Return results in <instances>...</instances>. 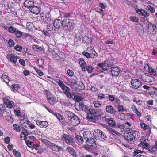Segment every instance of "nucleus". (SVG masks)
Wrapping results in <instances>:
<instances>
[{"mask_svg":"<svg viewBox=\"0 0 157 157\" xmlns=\"http://www.w3.org/2000/svg\"><path fill=\"white\" fill-rule=\"evenodd\" d=\"M148 141V140L147 139L145 140L142 139L141 143L138 144V146L142 147L143 148L147 149L152 152H156L157 151V141L154 145H152L150 147L148 146L149 144L147 142Z\"/></svg>","mask_w":157,"mask_h":157,"instance_id":"nucleus-1","label":"nucleus"},{"mask_svg":"<svg viewBox=\"0 0 157 157\" xmlns=\"http://www.w3.org/2000/svg\"><path fill=\"white\" fill-rule=\"evenodd\" d=\"M131 84L132 88L136 90L138 93H142L143 91L142 88V84L140 80L137 79H133L131 82Z\"/></svg>","mask_w":157,"mask_h":157,"instance_id":"nucleus-2","label":"nucleus"},{"mask_svg":"<svg viewBox=\"0 0 157 157\" xmlns=\"http://www.w3.org/2000/svg\"><path fill=\"white\" fill-rule=\"evenodd\" d=\"M138 132L129 129L127 131L124 137L125 139L129 143L135 140L138 136Z\"/></svg>","mask_w":157,"mask_h":157,"instance_id":"nucleus-3","label":"nucleus"},{"mask_svg":"<svg viewBox=\"0 0 157 157\" xmlns=\"http://www.w3.org/2000/svg\"><path fill=\"white\" fill-rule=\"evenodd\" d=\"M90 135V133L89 132L87 131L83 133V135L84 138H87L86 141V144L87 146V147L91 149H95L96 148V145L94 142V140L93 138H87V136H86V134Z\"/></svg>","mask_w":157,"mask_h":157,"instance_id":"nucleus-4","label":"nucleus"},{"mask_svg":"<svg viewBox=\"0 0 157 157\" xmlns=\"http://www.w3.org/2000/svg\"><path fill=\"white\" fill-rule=\"evenodd\" d=\"M94 137L96 139L103 140L107 139L105 133L99 129L95 130L93 133Z\"/></svg>","mask_w":157,"mask_h":157,"instance_id":"nucleus-5","label":"nucleus"},{"mask_svg":"<svg viewBox=\"0 0 157 157\" xmlns=\"http://www.w3.org/2000/svg\"><path fill=\"white\" fill-rule=\"evenodd\" d=\"M70 114V116L68 114V117L71 124L73 126L78 125L80 122V119L77 116L74 115L73 113H71Z\"/></svg>","mask_w":157,"mask_h":157,"instance_id":"nucleus-6","label":"nucleus"},{"mask_svg":"<svg viewBox=\"0 0 157 157\" xmlns=\"http://www.w3.org/2000/svg\"><path fill=\"white\" fill-rule=\"evenodd\" d=\"M62 140L65 141L67 144L74 146L75 143L73 138L70 135L64 134L62 135Z\"/></svg>","mask_w":157,"mask_h":157,"instance_id":"nucleus-7","label":"nucleus"},{"mask_svg":"<svg viewBox=\"0 0 157 157\" xmlns=\"http://www.w3.org/2000/svg\"><path fill=\"white\" fill-rule=\"evenodd\" d=\"M113 63L111 62L105 61L103 63H99L97 64L98 66L101 67L103 70L106 71L111 67Z\"/></svg>","mask_w":157,"mask_h":157,"instance_id":"nucleus-8","label":"nucleus"},{"mask_svg":"<svg viewBox=\"0 0 157 157\" xmlns=\"http://www.w3.org/2000/svg\"><path fill=\"white\" fill-rule=\"evenodd\" d=\"M96 109H89L87 111V113L88 114L87 118L90 120V121L94 122V116H95Z\"/></svg>","mask_w":157,"mask_h":157,"instance_id":"nucleus-9","label":"nucleus"},{"mask_svg":"<svg viewBox=\"0 0 157 157\" xmlns=\"http://www.w3.org/2000/svg\"><path fill=\"white\" fill-rule=\"evenodd\" d=\"M41 19L43 20L44 22L48 23L50 22H52L51 19V15L50 13H47L44 14V13H41Z\"/></svg>","mask_w":157,"mask_h":157,"instance_id":"nucleus-10","label":"nucleus"},{"mask_svg":"<svg viewBox=\"0 0 157 157\" xmlns=\"http://www.w3.org/2000/svg\"><path fill=\"white\" fill-rule=\"evenodd\" d=\"M68 21L67 23L64 22V28H66L67 30L69 32H71V30L73 29V25H74L73 21L72 20L68 19Z\"/></svg>","mask_w":157,"mask_h":157,"instance_id":"nucleus-11","label":"nucleus"},{"mask_svg":"<svg viewBox=\"0 0 157 157\" xmlns=\"http://www.w3.org/2000/svg\"><path fill=\"white\" fill-rule=\"evenodd\" d=\"M120 71L121 69L119 67L113 66L111 67V73L112 76H116L119 75Z\"/></svg>","mask_w":157,"mask_h":157,"instance_id":"nucleus-12","label":"nucleus"},{"mask_svg":"<svg viewBox=\"0 0 157 157\" xmlns=\"http://www.w3.org/2000/svg\"><path fill=\"white\" fill-rule=\"evenodd\" d=\"M147 28L150 33L155 34L157 33V28L155 25L150 23L148 24Z\"/></svg>","mask_w":157,"mask_h":157,"instance_id":"nucleus-13","label":"nucleus"},{"mask_svg":"<svg viewBox=\"0 0 157 157\" xmlns=\"http://www.w3.org/2000/svg\"><path fill=\"white\" fill-rule=\"evenodd\" d=\"M141 78L144 81L147 82H152L153 79L152 77L145 73L141 75Z\"/></svg>","mask_w":157,"mask_h":157,"instance_id":"nucleus-14","label":"nucleus"},{"mask_svg":"<svg viewBox=\"0 0 157 157\" xmlns=\"http://www.w3.org/2000/svg\"><path fill=\"white\" fill-rule=\"evenodd\" d=\"M63 21L59 19H56L53 22L54 26L57 29L60 28L63 25Z\"/></svg>","mask_w":157,"mask_h":157,"instance_id":"nucleus-15","label":"nucleus"},{"mask_svg":"<svg viewBox=\"0 0 157 157\" xmlns=\"http://www.w3.org/2000/svg\"><path fill=\"white\" fill-rule=\"evenodd\" d=\"M106 112L112 114H115L116 111L114 108L111 105H107L105 108Z\"/></svg>","mask_w":157,"mask_h":157,"instance_id":"nucleus-16","label":"nucleus"},{"mask_svg":"<svg viewBox=\"0 0 157 157\" xmlns=\"http://www.w3.org/2000/svg\"><path fill=\"white\" fill-rule=\"evenodd\" d=\"M30 10L32 13L34 14H38L40 12V9L39 7L33 5L30 7Z\"/></svg>","mask_w":157,"mask_h":157,"instance_id":"nucleus-17","label":"nucleus"},{"mask_svg":"<svg viewBox=\"0 0 157 157\" xmlns=\"http://www.w3.org/2000/svg\"><path fill=\"white\" fill-rule=\"evenodd\" d=\"M136 12L139 14L141 15L144 17H148L150 15L149 13L143 9H137L136 10Z\"/></svg>","mask_w":157,"mask_h":157,"instance_id":"nucleus-18","label":"nucleus"},{"mask_svg":"<svg viewBox=\"0 0 157 157\" xmlns=\"http://www.w3.org/2000/svg\"><path fill=\"white\" fill-rule=\"evenodd\" d=\"M36 124L41 128H46L48 125V122L46 121L38 120L36 121Z\"/></svg>","mask_w":157,"mask_h":157,"instance_id":"nucleus-19","label":"nucleus"},{"mask_svg":"<svg viewBox=\"0 0 157 157\" xmlns=\"http://www.w3.org/2000/svg\"><path fill=\"white\" fill-rule=\"evenodd\" d=\"M34 3L33 0H25L24 2V6L25 7L30 8L33 6Z\"/></svg>","mask_w":157,"mask_h":157,"instance_id":"nucleus-20","label":"nucleus"},{"mask_svg":"<svg viewBox=\"0 0 157 157\" xmlns=\"http://www.w3.org/2000/svg\"><path fill=\"white\" fill-rule=\"evenodd\" d=\"M103 115V113L101 112V109H98L96 110L95 116H93L94 118L93 120L94 121V122Z\"/></svg>","mask_w":157,"mask_h":157,"instance_id":"nucleus-21","label":"nucleus"},{"mask_svg":"<svg viewBox=\"0 0 157 157\" xmlns=\"http://www.w3.org/2000/svg\"><path fill=\"white\" fill-rule=\"evenodd\" d=\"M63 93L68 98H71L73 97V95L69 92L70 89L67 86L62 90Z\"/></svg>","mask_w":157,"mask_h":157,"instance_id":"nucleus-22","label":"nucleus"},{"mask_svg":"<svg viewBox=\"0 0 157 157\" xmlns=\"http://www.w3.org/2000/svg\"><path fill=\"white\" fill-rule=\"evenodd\" d=\"M52 150L56 151H58L61 149V147L58 145H57L54 143H51L49 147Z\"/></svg>","mask_w":157,"mask_h":157,"instance_id":"nucleus-23","label":"nucleus"},{"mask_svg":"<svg viewBox=\"0 0 157 157\" xmlns=\"http://www.w3.org/2000/svg\"><path fill=\"white\" fill-rule=\"evenodd\" d=\"M67 151L69 153L73 156H76V151L71 146H68L66 149Z\"/></svg>","mask_w":157,"mask_h":157,"instance_id":"nucleus-24","label":"nucleus"},{"mask_svg":"<svg viewBox=\"0 0 157 157\" xmlns=\"http://www.w3.org/2000/svg\"><path fill=\"white\" fill-rule=\"evenodd\" d=\"M116 101L118 103V104L117 106L118 111L119 112H126V109L125 108V107L123 105H120V100L117 99Z\"/></svg>","mask_w":157,"mask_h":157,"instance_id":"nucleus-25","label":"nucleus"},{"mask_svg":"<svg viewBox=\"0 0 157 157\" xmlns=\"http://www.w3.org/2000/svg\"><path fill=\"white\" fill-rule=\"evenodd\" d=\"M106 121L110 126L112 127H114L116 125L115 122L111 118H106Z\"/></svg>","mask_w":157,"mask_h":157,"instance_id":"nucleus-26","label":"nucleus"},{"mask_svg":"<svg viewBox=\"0 0 157 157\" xmlns=\"http://www.w3.org/2000/svg\"><path fill=\"white\" fill-rule=\"evenodd\" d=\"M71 13H63L62 17L63 19V21L64 22H66L67 21V18H69Z\"/></svg>","mask_w":157,"mask_h":157,"instance_id":"nucleus-27","label":"nucleus"},{"mask_svg":"<svg viewBox=\"0 0 157 157\" xmlns=\"http://www.w3.org/2000/svg\"><path fill=\"white\" fill-rule=\"evenodd\" d=\"M79 63L81 67H82V71H85V67L86 65L85 61L82 59H81L79 61Z\"/></svg>","mask_w":157,"mask_h":157,"instance_id":"nucleus-28","label":"nucleus"},{"mask_svg":"<svg viewBox=\"0 0 157 157\" xmlns=\"http://www.w3.org/2000/svg\"><path fill=\"white\" fill-rule=\"evenodd\" d=\"M107 129L109 133L113 135L116 134L117 135H119L120 134L118 132L114 130L113 129L110 127L107 128Z\"/></svg>","mask_w":157,"mask_h":157,"instance_id":"nucleus-29","label":"nucleus"},{"mask_svg":"<svg viewBox=\"0 0 157 157\" xmlns=\"http://www.w3.org/2000/svg\"><path fill=\"white\" fill-rule=\"evenodd\" d=\"M1 77L3 81L5 82L8 84L10 81L9 78L8 76L6 75H2Z\"/></svg>","mask_w":157,"mask_h":157,"instance_id":"nucleus-30","label":"nucleus"},{"mask_svg":"<svg viewBox=\"0 0 157 157\" xmlns=\"http://www.w3.org/2000/svg\"><path fill=\"white\" fill-rule=\"evenodd\" d=\"M75 138L79 144H82L83 143V139L80 136L77 135L75 136Z\"/></svg>","mask_w":157,"mask_h":157,"instance_id":"nucleus-31","label":"nucleus"},{"mask_svg":"<svg viewBox=\"0 0 157 157\" xmlns=\"http://www.w3.org/2000/svg\"><path fill=\"white\" fill-rule=\"evenodd\" d=\"M17 59V56L13 55L11 56L10 58V61L13 64H16Z\"/></svg>","mask_w":157,"mask_h":157,"instance_id":"nucleus-32","label":"nucleus"},{"mask_svg":"<svg viewBox=\"0 0 157 157\" xmlns=\"http://www.w3.org/2000/svg\"><path fill=\"white\" fill-rule=\"evenodd\" d=\"M11 87L13 89L14 91H17L20 88L19 85L17 84H13L11 85Z\"/></svg>","mask_w":157,"mask_h":157,"instance_id":"nucleus-33","label":"nucleus"},{"mask_svg":"<svg viewBox=\"0 0 157 157\" xmlns=\"http://www.w3.org/2000/svg\"><path fill=\"white\" fill-rule=\"evenodd\" d=\"M146 9L152 13H154L155 11V8L151 5H147L146 7Z\"/></svg>","mask_w":157,"mask_h":157,"instance_id":"nucleus-34","label":"nucleus"},{"mask_svg":"<svg viewBox=\"0 0 157 157\" xmlns=\"http://www.w3.org/2000/svg\"><path fill=\"white\" fill-rule=\"evenodd\" d=\"M7 31L10 33H13L15 32L16 29L12 26H9Z\"/></svg>","mask_w":157,"mask_h":157,"instance_id":"nucleus-35","label":"nucleus"},{"mask_svg":"<svg viewBox=\"0 0 157 157\" xmlns=\"http://www.w3.org/2000/svg\"><path fill=\"white\" fill-rule=\"evenodd\" d=\"M57 83L60 87L62 90L65 87L67 86L60 80L59 79L58 81L57 82Z\"/></svg>","mask_w":157,"mask_h":157,"instance_id":"nucleus-36","label":"nucleus"},{"mask_svg":"<svg viewBox=\"0 0 157 157\" xmlns=\"http://www.w3.org/2000/svg\"><path fill=\"white\" fill-rule=\"evenodd\" d=\"M0 26L4 30L7 31L10 25L8 23L6 24L3 23H2L0 25Z\"/></svg>","mask_w":157,"mask_h":157,"instance_id":"nucleus-37","label":"nucleus"},{"mask_svg":"<svg viewBox=\"0 0 157 157\" xmlns=\"http://www.w3.org/2000/svg\"><path fill=\"white\" fill-rule=\"evenodd\" d=\"M15 34L17 37L18 38L21 37L23 35V33L19 30H16L15 32Z\"/></svg>","mask_w":157,"mask_h":157,"instance_id":"nucleus-38","label":"nucleus"},{"mask_svg":"<svg viewBox=\"0 0 157 157\" xmlns=\"http://www.w3.org/2000/svg\"><path fill=\"white\" fill-rule=\"evenodd\" d=\"M74 99L75 101L78 102L81 101L83 99V98L82 97L76 95L74 97Z\"/></svg>","mask_w":157,"mask_h":157,"instance_id":"nucleus-39","label":"nucleus"},{"mask_svg":"<svg viewBox=\"0 0 157 157\" xmlns=\"http://www.w3.org/2000/svg\"><path fill=\"white\" fill-rule=\"evenodd\" d=\"M148 71L149 73L152 75L155 76L156 75V73L155 70L151 67H150V69Z\"/></svg>","mask_w":157,"mask_h":157,"instance_id":"nucleus-40","label":"nucleus"},{"mask_svg":"<svg viewBox=\"0 0 157 157\" xmlns=\"http://www.w3.org/2000/svg\"><path fill=\"white\" fill-rule=\"evenodd\" d=\"M13 154L16 157H20L21 156V154L20 153L16 150V149H13Z\"/></svg>","mask_w":157,"mask_h":157,"instance_id":"nucleus-41","label":"nucleus"},{"mask_svg":"<svg viewBox=\"0 0 157 157\" xmlns=\"http://www.w3.org/2000/svg\"><path fill=\"white\" fill-rule=\"evenodd\" d=\"M93 103L94 104V107L96 108H99L101 106V103L97 101H94Z\"/></svg>","mask_w":157,"mask_h":157,"instance_id":"nucleus-42","label":"nucleus"},{"mask_svg":"<svg viewBox=\"0 0 157 157\" xmlns=\"http://www.w3.org/2000/svg\"><path fill=\"white\" fill-rule=\"evenodd\" d=\"M13 128L15 130L18 132H19L21 131L20 126L18 125L15 124L13 125Z\"/></svg>","mask_w":157,"mask_h":157,"instance_id":"nucleus-43","label":"nucleus"},{"mask_svg":"<svg viewBox=\"0 0 157 157\" xmlns=\"http://www.w3.org/2000/svg\"><path fill=\"white\" fill-rule=\"evenodd\" d=\"M52 22V21L51 22H50V23H48L47 26V29L48 30V31H51L53 30V27L52 25L51 24Z\"/></svg>","mask_w":157,"mask_h":157,"instance_id":"nucleus-44","label":"nucleus"},{"mask_svg":"<svg viewBox=\"0 0 157 157\" xmlns=\"http://www.w3.org/2000/svg\"><path fill=\"white\" fill-rule=\"evenodd\" d=\"M55 116L57 117V118L59 121H63V116H61L60 114L58 113H55Z\"/></svg>","mask_w":157,"mask_h":157,"instance_id":"nucleus-45","label":"nucleus"},{"mask_svg":"<svg viewBox=\"0 0 157 157\" xmlns=\"http://www.w3.org/2000/svg\"><path fill=\"white\" fill-rule=\"evenodd\" d=\"M130 19L131 21L136 22H137L139 20L138 18L135 16L130 17Z\"/></svg>","mask_w":157,"mask_h":157,"instance_id":"nucleus-46","label":"nucleus"},{"mask_svg":"<svg viewBox=\"0 0 157 157\" xmlns=\"http://www.w3.org/2000/svg\"><path fill=\"white\" fill-rule=\"evenodd\" d=\"M91 57L93 58H96L98 56V54L94 50H93L92 51V53L90 54V56Z\"/></svg>","mask_w":157,"mask_h":157,"instance_id":"nucleus-47","label":"nucleus"},{"mask_svg":"<svg viewBox=\"0 0 157 157\" xmlns=\"http://www.w3.org/2000/svg\"><path fill=\"white\" fill-rule=\"evenodd\" d=\"M34 69L36 71V72L40 76H43L44 75L43 73L40 70H39L37 68L34 67Z\"/></svg>","mask_w":157,"mask_h":157,"instance_id":"nucleus-48","label":"nucleus"},{"mask_svg":"<svg viewBox=\"0 0 157 157\" xmlns=\"http://www.w3.org/2000/svg\"><path fill=\"white\" fill-rule=\"evenodd\" d=\"M140 126L144 130H146V129L147 128L148 129H149V127L144 123L141 124Z\"/></svg>","mask_w":157,"mask_h":157,"instance_id":"nucleus-49","label":"nucleus"},{"mask_svg":"<svg viewBox=\"0 0 157 157\" xmlns=\"http://www.w3.org/2000/svg\"><path fill=\"white\" fill-rule=\"evenodd\" d=\"M13 105L14 102L12 101H10L6 105V106L7 108L10 109L12 108L13 107Z\"/></svg>","mask_w":157,"mask_h":157,"instance_id":"nucleus-50","label":"nucleus"},{"mask_svg":"<svg viewBox=\"0 0 157 157\" xmlns=\"http://www.w3.org/2000/svg\"><path fill=\"white\" fill-rule=\"evenodd\" d=\"M82 53L84 56L86 57L87 58H90L91 57L90 54L87 52L84 51L82 52Z\"/></svg>","mask_w":157,"mask_h":157,"instance_id":"nucleus-51","label":"nucleus"},{"mask_svg":"<svg viewBox=\"0 0 157 157\" xmlns=\"http://www.w3.org/2000/svg\"><path fill=\"white\" fill-rule=\"evenodd\" d=\"M27 145L30 147H33L34 144L31 141H28L26 143Z\"/></svg>","mask_w":157,"mask_h":157,"instance_id":"nucleus-52","label":"nucleus"},{"mask_svg":"<svg viewBox=\"0 0 157 157\" xmlns=\"http://www.w3.org/2000/svg\"><path fill=\"white\" fill-rule=\"evenodd\" d=\"M8 44L10 47H13L14 45V42L12 40L10 39L8 41Z\"/></svg>","mask_w":157,"mask_h":157,"instance_id":"nucleus-53","label":"nucleus"},{"mask_svg":"<svg viewBox=\"0 0 157 157\" xmlns=\"http://www.w3.org/2000/svg\"><path fill=\"white\" fill-rule=\"evenodd\" d=\"M42 142L44 144H45L46 145H47L48 147H49L51 143V142L49 141L46 140H42Z\"/></svg>","mask_w":157,"mask_h":157,"instance_id":"nucleus-54","label":"nucleus"},{"mask_svg":"<svg viewBox=\"0 0 157 157\" xmlns=\"http://www.w3.org/2000/svg\"><path fill=\"white\" fill-rule=\"evenodd\" d=\"M47 100L51 105H53L54 104L55 101L54 100H52L51 98H48Z\"/></svg>","mask_w":157,"mask_h":157,"instance_id":"nucleus-55","label":"nucleus"},{"mask_svg":"<svg viewBox=\"0 0 157 157\" xmlns=\"http://www.w3.org/2000/svg\"><path fill=\"white\" fill-rule=\"evenodd\" d=\"M14 48L17 51H21L22 50V48L19 45H16L14 47Z\"/></svg>","mask_w":157,"mask_h":157,"instance_id":"nucleus-56","label":"nucleus"},{"mask_svg":"<svg viewBox=\"0 0 157 157\" xmlns=\"http://www.w3.org/2000/svg\"><path fill=\"white\" fill-rule=\"evenodd\" d=\"M6 109V107L3 104L0 105V110L2 112H4Z\"/></svg>","mask_w":157,"mask_h":157,"instance_id":"nucleus-57","label":"nucleus"},{"mask_svg":"<svg viewBox=\"0 0 157 157\" xmlns=\"http://www.w3.org/2000/svg\"><path fill=\"white\" fill-rule=\"evenodd\" d=\"M95 10L100 13H101L103 12L102 9L98 7L95 8Z\"/></svg>","mask_w":157,"mask_h":157,"instance_id":"nucleus-58","label":"nucleus"},{"mask_svg":"<svg viewBox=\"0 0 157 157\" xmlns=\"http://www.w3.org/2000/svg\"><path fill=\"white\" fill-rule=\"evenodd\" d=\"M116 128L123 129L124 128V126L123 124H118L116 126Z\"/></svg>","mask_w":157,"mask_h":157,"instance_id":"nucleus-59","label":"nucleus"},{"mask_svg":"<svg viewBox=\"0 0 157 157\" xmlns=\"http://www.w3.org/2000/svg\"><path fill=\"white\" fill-rule=\"evenodd\" d=\"M3 102L4 104H5L6 105L9 101H10L9 100L6 98H4L3 99Z\"/></svg>","mask_w":157,"mask_h":157,"instance_id":"nucleus-60","label":"nucleus"},{"mask_svg":"<svg viewBox=\"0 0 157 157\" xmlns=\"http://www.w3.org/2000/svg\"><path fill=\"white\" fill-rule=\"evenodd\" d=\"M113 40L110 39H108L107 41L106 42V44H113Z\"/></svg>","mask_w":157,"mask_h":157,"instance_id":"nucleus-61","label":"nucleus"},{"mask_svg":"<svg viewBox=\"0 0 157 157\" xmlns=\"http://www.w3.org/2000/svg\"><path fill=\"white\" fill-rule=\"evenodd\" d=\"M19 63L22 66H24L25 65V61L22 59H20L19 60Z\"/></svg>","mask_w":157,"mask_h":157,"instance_id":"nucleus-62","label":"nucleus"},{"mask_svg":"<svg viewBox=\"0 0 157 157\" xmlns=\"http://www.w3.org/2000/svg\"><path fill=\"white\" fill-rule=\"evenodd\" d=\"M144 69L146 71H148L150 69V67L147 64H144Z\"/></svg>","mask_w":157,"mask_h":157,"instance_id":"nucleus-63","label":"nucleus"},{"mask_svg":"<svg viewBox=\"0 0 157 157\" xmlns=\"http://www.w3.org/2000/svg\"><path fill=\"white\" fill-rule=\"evenodd\" d=\"M99 6L102 9H105L107 7L106 4L101 3H99Z\"/></svg>","mask_w":157,"mask_h":157,"instance_id":"nucleus-64","label":"nucleus"}]
</instances>
